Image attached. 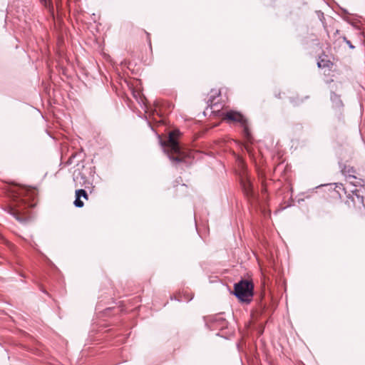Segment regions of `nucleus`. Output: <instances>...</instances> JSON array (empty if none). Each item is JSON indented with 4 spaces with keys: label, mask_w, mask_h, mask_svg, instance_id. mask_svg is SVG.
<instances>
[{
    "label": "nucleus",
    "mask_w": 365,
    "mask_h": 365,
    "mask_svg": "<svg viewBox=\"0 0 365 365\" xmlns=\"http://www.w3.org/2000/svg\"><path fill=\"white\" fill-rule=\"evenodd\" d=\"M180 135L178 130H173L169 133L168 139L162 143L165 152L167 153L169 159L174 163L182 161V152L177 140Z\"/></svg>",
    "instance_id": "f257e3e1"
},
{
    "label": "nucleus",
    "mask_w": 365,
    "mask_h": 365,
    "mask_svg": "<svg viewBox=\"0 0 365 365\" xmlns=\"http://www.w3.org/2000/svg\"><path fill=\"white\" fill-rule=\"evenodd\" d=\"M253 284L248 280H241L234 287V294L240 301L250 302L253 297Z\"/></svg>",
    "instance_id": "f03ea898"
},
{
    "label": "nucleus",
    "mask_w": 365,
    "mask_h": 365,
    "mask_svg": "<svg viewBox=\"0 0 365 365\" xmlns=\"http://www.w3.org/2000/svg\"><path fill=\"white\" fill-rule=\"evenodd\" d=\"M223 119L228 123L238 122L240 123L243 128V133L245 138L250 140L251 135L248 128L247 121L246 118L239 112L234 110H229L225 114Z\"/></svg>",
    "instance_id": "7ed1b4c3"
},
{
    "label": "nucleus",
    "mask_w": 365,
    "mask_h": 365,
    "mask_svg": "<svg viewBox=\"0 0 365 365\" xmlns=\"http://www.w3.org/2000/svg\"><path fill=\"white\" fill-rule=\"evenodd\" d=\"M341 173L348 180H356V177L355 176V170L353 167L344 165L341 169Z\"/></svg>",
    "instance_id": "20e7f679"
},
{
    "label": "nucleus",
    "mask_w": 365,
    "mask_h": 365,
    "mask_svg": "<svg viewBox=\"0 0 365 365\" xmlns=\"http://www.w3.org/2000/svg\"><path fill=\"white\" fill-rule=\"evenodd\" d=\"M81 197H78V191H76V199L74 200V205L76 207H82L84 205L83 202L81 200Z\"/></svg>",
    "instance_id": "39448f33"
},
{
    "label": "nucleus",
    "mask_w": 365,
    "mask_h": 365,
    "mask_svg": "<svg viewBox=\"0 0 365 365\" xmlns=\"http://www.w3.org/2000/svg\"><path fill=\"white\" fill-rule=\"evenodd\" d=\"M243 187L247 195H251L252 187L250 182H243Z\"/></svg>",
    "instance_id": "423d86ee"
},
{
    "label": "nucleus",
    "mask_w": 365,
    "mask_h": 365,
    "mask_svg": "<svg viewBox=\"0 0 365 365\" xmlns=\"http://www.w3.org/2000/svg\"><path fill=\"white\" fill-rule=\"evenodd\" d=\"M77 191H78V197H81L84 198L85 200H88V194L85 190L79 189V190H77Z\"/></svg>",
    "instance_id": "0eeeda50"
},
{
    "label": "nucleus",
    "mask_w": 365,
    "mask_h": 365,
    "mask_svg": "<svg viewBox=\"0 0 365 365\" xmlns=\"http://www.w3.org/2000/svg\"><path fill=\"white\" fill-rule=\"evenodd\" d=\"M354 195L359 201H360L363 206L365 207V202L364 201V197L357 193L356 190L354 192Z\"/></svg>",
    "instance_id": "6e6552de"
},
{
    "label": "nucleus",
    "mask_w": 365,
    "mask_h": 365,
    "mask_svg": "<svg viewBox=\"0 0 365 365\" xmlns=\"http://www.w3.org/2000/svg\"><path fill=\"white\" fill-rule=\"evenodd\" d=\"M344 39L350 48H354V46L351 44L350 41L347 40L345 37L344 38Z\"/></svg>",
    "instance_id": "1a4fd4ad"
},
{
    "label": "nucleus",
    "mask_w": 365,
    "mask_h": 365,
    "mask_svg": "<svg viewBox=\"0 0 365 365\" xmlns=\"http://www.w3.org/2000/svg\"><path fill=\"white\" fill-rule=\"evenodd\" d=\"M317 66H318V67H319V68H321V67H322V66H324V65H322V62H318V63H317Z\"/></svg>",
    "instance_id": "9d476101"
},
{
    "label": "nucleus",
    "mask_w": 365,
    "mask_h": 365,
    "mask_svg": "<svg viewBox=\"0 0 365 365\" xmlns=\"http://www.w3.org/2000/svg\"><path fill=\"white\" fill-rule=\"evenodd\" d=\"M351 183L354 184V185H356L355 182H353V181H350Z\"/></svg>",
    "instance_id": "9b49d317"
}]
</instances>
